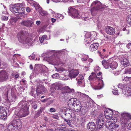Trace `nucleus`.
Masks as SVG:
<instances>
[{"instance_id": "4be33fe9", "label": "nucleus", "mask_w": 131, "mask_h": 131, "mask_svg": "<svg viewBox=\"0 0 131 131\" xmlns=\"http://www.w3.org/2000/svg\"><path fill=\"white\" fill-rule=\"evenodd\" d=\"M79 94L80 95V98H81L84 101L90 99L89 96L85 94L80 92L79 93Z\"/></svg>"}, {"instance_id": "f257e3e1", "label": "nucleus", "mask_w": 131, "mask_h": 131, "mask_svg": "<svg viewBox=\"0 0 131 131\" xmlns=\"http://www.w3.org/2000/svg\"><path fill=\"white\" fill-rule=\"evenodd\" d=\"M18 112L17 116L20 117L26 116L29 114L28 109L29 106V103L25 101H21L18 104Z\"/></svg>"}, {"instance_id": "ddd939ff", "label": "nucleus", "mask_w": 131, "mask_h": 131, "mask_svg": "<svg viewBox=\"0 0 131 131\" xmlns=\"http://www.w3.org/2000/svg\"><path fill=\"white\" fill-rule=\"evenodd\" d=\"M105 30L107 34L111 35H113L115 33V28L109 26L106 27L105 28Z\"/></svg>"}, {"instance_id": "79ce46f5", "label": "nucleus", "mask_w": 131, "mask_h": 131, "mask_svg": "<svg viewBox=\"0 0 131 131\" xmlns=\"http://www.w3.org/2000/svg\"><path fill=\"white\" fill-rule=\"evenodd\" d=\"M59 61V60L58 57H57L53 60V62H54L55 64L58 63Z\"/></svg>"}, {"instance_id": "6ab92c4d", "label": "nucleus", "mask_w": 131, "mask_h": 131, "mask_svg": "<svg viewBox=\"0 0 131 131\" xmlns=\"http://www.w3.org/2000/svg\"><path fill=\"white\" fill-rule=\"evenodd\" d=\"M81 104L80 102H77L74 106L73 108L74 111L76 112L80 111V109H81Z\"/></svg>"}, {"instance_id": "c9c22d12", "label": "nucleus", "mask_w": 131, "mask_h": 131, "mask_svg": "<svg viewBox=\"0 0 131 131\" xmlns=\"http://www.w3.org/2000/svg\"><path fill=\"white\" fill-rule=\"evenodd\" d=\"M10 21L12 25H14L16 22V17L12 18L11 19Z\"/></svg>"}, {"instance_id": "f8f14e48", "label": "nucleus", "mask_w": 131, "mask_h": 131, "mask_svg": "<svg viewBox=\"0 0 131 131\" xmlns=\"http://www.w3.org/2000/svg\"><path fill=\"white\" fill-rule=\"evenodd\" d=\"M79 74V72L78 70L73 69L69 71L68 76L71 79H72L75 78Z\"/></svg>"}, {"instance_id": "2f4dec72", "label": "nucleus", "mask_w": 131, "mask_h": 131, "mask_svg": "<svg viewBox=\"0 0 131 131\" xmlns=\"http://www.w3.org/2000/svg\"><path fill=\"white\" fill-rule=\"evenodd\" d=\"M38 12L42 16L46 14V12L43 10L42 8H40L39 10H38Z\"/></svg>"}, {"instance_id": "58836bf2", "label": "nucleus", "mask_w": 131, "mask_h": 131, "mask_svg": "<svg viewBox=\"0 0 131 131\" xmlns=\"http://www.w3.org/2000/svg\"><path fill=\"white\" fill-rule=\"evenodd\" d=\"M91 33L89 32H88L85 34V36L86 38H89L91 36Z\"/></svg>"}, {"instance_id": "bb28decb", "label": "nucleus", "mask_w": 131, "mask_h": 131, "mask_svg": "<svg viewBox=\"0 0 131 131\" xmlns=\"http://www.w3.org/2000/svg\"><path fill=\"white\" fill-rule=\"evenodd\" d=\"M97 78L96 74L92 72L89 77V80L90 81H93Z\"/></svg>"}, {"instance_id": "bf43d9fd", "label": "nucleus", "mask_w": 131, "mask_h": 131, "mask_svg": "<svg viewBox=\"0 0 131 131\" xmlns=\"http://www.w3.org/2000/svg\"><path fill=\"white\" fill-rule=\"evenodd\" d=\"M125 79L126 81H129L130 79V80H131V77H126L125 78Z\"/></svg>"}, {"instance_id": "4d7b16f0", "label": "nucleus", "mask_w": 131, "mask_h": 131, "mask_svg": "<svg viewBox=\"0 0 131 131\" xmlns=\"http://www.w3.org/2000/svg\"><path fill=\"white\" fill-rule=\"evenodd\" d=\"M26 10L27 12H30L31 10L28 7H27L26 8Z\"/></svg>"}, {"instance_id": "20e7f679", "label": "nucleus", "mask_w": 131, "mask_h": 131, "mask_svg": "<svg viewBox=\"0 0 131 131\" xmlns=\"http://www.w3.org/2000/svg\"><path fill=\"white\" fill-rule=\"evenodd\" d=\"M102 64L105 69H108L110 67L112 69H115L117 67V64L116 62L114 61L110 63L109 62L108 60L106 61L105 60H103L102 62Z\"/></svg>"}, {"instance_id": "09e8293b", "label": "nucleus", "mask_w": 131, "mask_h": 131, "mask_svg": "<svg viewBox=\"0 0 131 131\" xmlns=\"http://www.w3.org/2000/svg\"><path fill=\"white\" fill-rule=\"evenodd\" d=\"M65 115L66 116L67 118L69 120L70 119L69 118V117H71V115L69 113H68L67 114H65Z\"/></svg>"}, {"instance_id": "2eb2a0df", "label": "nucleus", "mask_w": 131, "mask_h": 131, "mask_svg": "<svg viewBox=\"0 0 131 131\" xmlns=\"http://www.w3.org/2000/svg\"><path fill=\"white\" fill-rule=\"evenodd\" d=\"M46 89L45 87L41 85H39L37 86L36 92L37 94L38 93H42L43 92L46 91Z\"/></svg>"}, {"instance_id": "9d476101", "label": "nucleus", "mask_w": 131, "mask_h": 131, "mask_svg": "<svg viewBox=\"0 0 131 131\" xmlns=\"http://www.w3.org/2000/svg\"><path fill=\"white\" fill-rule=\"evenodd\" d=\"M91 5L94 6L93 8L92 9V10H91V12H92V10H97L100 9L102 8V6L101 3L100 1H97L93 2L91 4Z\"/></svg>"}, {"instance_id": "a18cd8bd", "label": "nucleus", "mask_w": 131, "mask_h": 131, "mask_svg": "<svg viewBox=\"0 0 131 131\" xmlns=\"http://www.w3.org/2000/svg\"><path fill=\"white\" fill-rule=\"evenodd\" d=\"M83 79V75H80L79 77L76 78V79H78V80H82Z\"/></svg>"}, {"instance_id": "13d9d810", "label": "nucleus", "mask_w": 131, "mask_h": 131, "mask_svg": "<svg viewBox=\"0 0 131 131\" xmlns=\"http://www.w3.org/2000/svg\"><path fill=\"white\" fill-rule=\"evenodd\" d=\"M127 127L128 129L131 130V122L128 124Z\"/></svg>"}, {"instance_id": "de8ad7c7", "label": "nucleus", "mask_w": 131, "mask_h": 131, "mask_svg": "<svg viewBox=\"0 0 131 131\" xmlns=\"http://www.w3.org/2000/svg\"><path fill=\"white\" fill-rule=\"evenodd\" d=\"M9 91V89L7 88L6 89L5 91L4 92V94H5V95L6 96H7Z\"/></svg>"}, {"instance_id": "aec40b11", "label": "nucleus", "mask_w": 131, "mask_h": 131, "mask_svg": "<svg viewBox=\"0 0 131 131\" xmlns=\"http://www.w3.org/2000/svg\"><path fill=\"white\" fill-rule=\"evenodd\" d=\"M121 64L124 66L126 67L129 65L128 60L126 58H124L121 61Z\"/></svg>"}, {"instance_id": "72a5a7b5", "label": "nucleus", "mask_w": 131, "mask_h": 131, "mask_svg": "<svg viewBox=\"0 0 131 131\" xmlns=\"http://www.w3.org/2000/svg\"><path fill=\"white\" fill-rule=\"evenodd\" d=\"M80 112H81V114H85L86 112V110L84 109L83 107H81V109H80Z\"/></svg>"}, {"instance_id": "9b49d317", "label": "nucleus", "mask_w": 131, "mask_h": 131, "mask_svg": "<svg viewBox=\"0 0 131 131\" xmlns=\"http://www.w3.org/2000/svg\"><path fill=\"white\" fill-rule=\"evenodd\" d=\"M122 122L124 123H126L130 119V114L126 113H124L122 114Z\"/></svg>"}, {"instance_id": "a19ab883", "label": "nucleus", "mask_w": 131, "mask_h": 131, "mask_svg": "<svg viewBox=\"0 0 131 131\" xmlns=\"http://www.w3.org/2000/svg\"><path fill=\"white\" fill-rule=\"evenodd\" d=\"M59 74L58 73H56L52 75V77L54 78H56L59 76Z\"/></svg>"}, {"instance_id": "052dcab7", "label": "nucleus", "mask_w": 131, "mask_h": 131, "mask_svg": "<svg viewBox=\"0 0 131 131\" xmlns=\"http://www.w3.org/2000/svg\"><path fill=\"white\" fill-rule=\"evenodd\" d=\"M18 124H18V125H19V127L18 126V125H17V127L18 128V129H20L21 127V125L20 124V123H19V122L18 123Z\"/></svg>"}, {"instance_id": "603ef678", "label": "nucleus", "mask_w": 131, "mask_h": 131, "mask_svg": "<svg viewBox=\"0 0 131 131\" xmlns=\"http://www.w3.org/2000/svg\"><path fill=\"white\" fill-rule=\"evenodd\" d=\"M2 65H3V66L2 67L3 68H5L7 66V63L4 62H3V63Z\"/></svg>"}, {"instance_id": "c03bdc74", "label": "nucleus", "mask_w": 131, "mask_h": 131, "mask_svg": "<svg viewBox=\"0 0 131 131\" xmlns=\"http://www.w3.org/2000/svg\"><path fill=\"white\" fill-rule=\"evenodd\" d=\"M32 106V108L34 110L36 109L37 107V105L35 103H33Z\"/></svg>"}, {"instance_id": "0eeeda50", "label": "nucleus", "mask_w": 131, "mask_h": 131, "mask_svg": "<svg viewBox=\"0 0 131 131\" xmlns=\"http://www.w3.org/2000/svg\"><path fill=\"white\" fill-rule=\"evenodd\" d=\"M118 87L122 89L123 93L124 94L128 95L127 93H129L130 92L131 89L127 87L126 84H119L118 85Z\"/></svg>"}, {"instance_id": "dca6fc26", "label": "nucleus", "mask_w": 131, "mask_h": 131, "mask_svg": "<svg viewBox=\"0 0 131 131\" xmlns=\"http://www.w3.org/2000/svg\"><path fill=\"white\" fill-rule=\"evenodd\" d=\"M87 128L91 131H94L96 128L95 124L93 122H90L87 124Z\"/></svg>"}, {"instance_id": "39448f33", "label": "nucleus", "mask_w": 131, "mask_h": 131, "mask_svg": "<svg viewBox=\"0 0 131 131\" xmlns=\"http://www.w3.org/2000/svg\"><path fill=\"white\" fill-rule=\"evenodd\" d=\"M16 115L15 114L13 116L14 119L12 122L9 124L7 129L9 131H16Z\"/></svg>"}, {"instance_id": "e433bc0d", "label": "nucleus", "mask_w": 131, "mask_h": 131, "mask_svg": "<svg viewBox=\"0 0 131 131\" xmlns=\"http://www.w3.org/2000/svg\"><path fill=\"white\" fill-rule=\"evenodd\" d=\"M6 101V105L8 107H9L10 105V102L8 99L7 100H6L5 101Z\"/></svg>"}, {"instance_id": "5701e85b", "label": "nucleus", "mask_w": 131, "mask_h": 131, "mask_svg": "<svg viewBox=\"0 0 131 131\" xmlns=\"http://www.w3.org/2000/svg\"><path fill=\"white\" fill-rule=\"evenodd\" d=\"M16 86L15 85L13 87L11 91V94L13 98L15 99V101L16 100V90L15 88Z\"/></svg>"}, {"instance_id": "412c9836", "label": "nucleus", "mask_w": 131, "mask_h": 131, "mask_svg": "<svg viewBox=\"0 0 131 131\" xmlns=\"http://www.w3.org/2000/svg\"><path fill=\"white\" fill-rule=\"evenodd\" d=\"M77 102H79V101H78L76 99L72 98L69 100L68 102L69 105H72V106H73L74 104H76L77 103Z\"/></svg>"}, {"instance_id": "69168bd1", "label": "nucleus", "mask_w": 131, "mask_h": 131, "mask_svg": "<svg viewBox=\"0 0 131 131\" xmlns=\"http://www.w3.org/2000/svg\"><path fill=\"white\" fill-rule=\"evenodd\" d=\"M34 92L31 91L30 93V95L33 96L34 95Z\"/></svg>"}, {"instance_id": "e2e57ef3", "label": "nucleus", "mask_w": 131, "mask_h": 131, "mask_svg": "<svg viewBox=\"0 0 131 131\" xmlns=\"http://www.w3.org/2000/svg\"><path fill=\"white\" fill-rule=\"evenodd\" d=\"M41 23V22L40 21H37L36 22V24L37 25H39Z\"/></svg>"}, {"instance_id": "6e6552de", "label": "nucleus", "mask_w": 131, "mask_h": 131, "mask_svg": "<svg viewBox=\"0 0 131 131\" xmlns=\"http://www.w3.org/2000/svg\"><path fill=\"white\" fill-rule=\"evenodd\" d=\"M35 20V18H33L30 20L23 21H22L21 22L20 24L23 25L28 27H32Z\"/></svg>"}, {"instance_id": "473e14b6", "label": "nucleus", "mask_w": 131, "mask_h": 131, "mask_svg": "<svg viewBox=\"0 0 131 131\" xmlns=\"http://www.w3.org/2000/svg\"><path fill=\"white\" fill-rule=\"evenodd\" d=\"M6 109H8L7 108L0 106V114L6 111Z\"/></svg>"}, {"instance_id": "864d4df0", "label": "nucleus", "mask_w": 131, "mask_h": 131, "mask_svg": "<svg viewBox=\"0 0 131 131\" xmlns=\"http://www.w3.org/2000/svg\"><path fill=\"white\" fill-rule=\"evenodd\" d=\"M56 111L55 109L53 108H51L50 109V112H54Z\"/></svg>"}, {"instance_id": "37998d69", "label": "nucleus", "mask_w": 131, "mask_h": 131, "mask_svg": "<svg viewBox=\"0 0 131 131\" xmlns=\"http://www.w3.org/2000/svg\"><path fill=\"white\" fill-rule=\"evenodd\" d=\"M42 113L41 111V110L39 111L36 114V117H38L40 115V114Z\"/></svg>"}, {"instance_id": "7ed1b4c3", "label": "nucleus", "mask_w": 131, "mask_h": 131, "mask_svg": "<svg viewBox=\"0 0 131 131\" xmlns=\"http://www.w3.org/2000/svg\"><path fill=\"white\" fill-rule=\"evenodd\" d=\"M112 118L114 123H113V122L108 120L106 121L105 124L106 127L110 129H114L118 127L119 125L115 123L117 121L116 117H112Z\"/></svg>"}, {"instance_id": "3c124183", "label": "nucleus", "mask_w": 131, "mask_h": 131, "mask_svg": "<svg viewBox=\"0 0 131 131\" xmlns=\"http://www.w3.org/2000/svg\"><path fill=\"white\" fill-rule=\"evenodd\" d=\"M16 72L15 71H14L12 74V75L13 76V77H15V78H16Z\"/></svg>"}, {"instance_id": "4c0bfd02", "label": "nucleus", "mask_w": 131, "mask_h": 131, "mask_svg": "<svg viewBox=\"0 0 131 131\" xmlns=\"http://www.w3.org/2000/svg\"><path fill=\"white\" fill-rule=\"evenodd\" d=\"M113 94L115 95H117L118 94V91L116 89L113 90L112 91Z\"/></svg>"}, {"instance_id": "4468645a", "label": "nucleus", "mask_w": 131, "mask_h": 131, "mask_svg": "<svg viewBox=\"0 0 131 131\" xmlns=\"http://www.w3.org/2000/svg\"><path fill=\"white\" fill-rule=\"evenodd\" d=\"M7 78L8 75L6 72L4 71L0 72V81H5Z\"/></svg>"}, {"instance_id": "c85d7f7f", "label": "nucleus", "mask_w": 131, "mask_h": 131, "mask_svg": "<svg viewBox=\"0 0 131 131\" xmlns=\"http://www.w3.org/2000/svg\"><path fill=\"white\" fill-rule=\"evenodd\" d=\"M16 4H14V5H13L12 7H11L10 8V10L13 13H16Z\"/></svg>"}, {"instance_id": "a211bd4d", "label": "nucleus", "mask_w": 131, "mask_h": 131, "mask_svg": "<svg viewBox=\"0 0 131 131\" xmlns=\"http://www.w3.org/2000/svg\"><path fill=\"white\" fill-rule=\"evenodd\" d=\"M99 46V44L97 43L91 44L89 47V50L91 51H93L96 50Z\"/></svg>"}, {"instance_id": "8fccbe9b", "label": "nucleus", "mask_w": 131, "mask_h": 131, "mask_svg": "<svg viewBox=\"0 0 131 131\" xmlns=\"http://www.w3.org/2000/svg\"><path fill=\"white\" fill-rule=\"evenodd\" d=\"M20 83L22 85L25 84L26 83V81L23 80H21L20 81Z\"/></svg>"}, {"instance_id": "7c9ffc66", "label": "nucleus", "mask_w": 131, "mask_h": 131, "mask_svg": "<svg viewBox=\"0 0 131 131\" xmlns=\"http://www.w3.org/2000/svg\"><path fill=\"white\" fill-rule=\"evenodd\" d=\"M40 68V70L39 71L40 72L44 73L46 71L47 68L46 67L43 66L42 67L40 66L39 67Z\"/></svg>"}, {"instance_id": "774afa93", "label": "nucleus", "mask_w": 131, "mask_h": 131, "mask_svg": "<svg viewBox=\"0 0 131 131\" xmlns=\"http://www.w3.org/2000/svg\"><path fill=\"white\" fill-rule=\"evenodd\" d=\"M48 100V99H45L41 101L42 102H45L47 101Z\"/></svg>"}, {"instance_id": "680f3d73", "label": "nucleus", "mask_w": 131, "mask_h": 131, "mask_svg": "<svg viewBox=\"0 0 131 131\" xmlns=\"http://www.w3.org/2000/svg\"><path fill=\"white\" fill-rule=\"evenodd\" d=\"M39 40L40 42H41V43H42L44 40V39H43V38H42V37H39Z\"/></svg>"}, {"instance_id": "0e129e2a", "label": "nucleus", "mask_w": 131, "mask_h": 131, "mask_svg": "<svg viewBox=\"0 0 131 131\" xmlns=\"http://www.w3.org/2000/svg\"><path fill=\"white\" fill-rule=\"evenodd\" d=\"M56 21V19L53 18H51V21L52 22L54 23Z\"/></svg>"}, {"instance_id": "f3484780", "label": "nucleus", "mask_w": 131, "mask_h": 131, "mask_svg": "<svg viewBox=\"0 0 131 131\" xmlns=\"http://www.w3.org/2000/svg\"><path fill=\"white\" fill-rule=\"evenodd\" d=\"M6 111L0 114V119L5 120L7 116H8L9 115L10 113L8 109H6Z\"/></svg>"}, {"instance_id": "5fc2aeb1", "label": "nucleus", "mask_w": 131, "mask_h": 131, "mask_svg": "<svg viewBox=\"0 0 131 131\" xmlns=\"http://www.w3.org/2000/svg\"><path fill=\"white\" fill-rule=\"evenodd\" d=\"M127 47L128 49H131V43H129L127 45Z\"/></svg>"}, {"instance_id": "338daca9", "label": "nucleus", "mask_w": 131, "mask_h": 131, "mask_svg": "<svg viewBox=\"0 0 131 131\" xmlns=\"http://www.w3.org/2000/svg\"><path fill=\"white\" fill-rule=\"evenodd\" d=\"M47 37V36L46 35H44L42 37V38H43V39H44L45 40L46 39Z\"/></svg>"}, {"instance_id": "f03ea898", "label": "nucleus", "mask_w": 131, "mask_h": 131, "mask_svg": "<svg viewBox=\"0 0 131 131\" xmlns=\"http://www.w3.org/2000/svg\"><path fill=\"white\" fill-rule=\"evenodd\" d=\"M18 35V40L20 42L23 43H30V44L32 42V39L28 37V34L25 31L19 32Z\"/></svg>"}, {"instance_id": "1a4fd4ad", "label": "nucleus", "mask_w": 131, "mask_h": 131, "mask_svg": "<svg viewBox=\"0 0 131 131\" xmlns=\"http://www.w3.org/2000/svg\"><path fill=\"white\" fill-rule=\"evenodd\" d=\"M97 124V128H101L103 126L104 123V119L102 115H99L96 119Z\"/></svg>"}, {"instance_id": "6e6d98bb", "label": "nucleus", "mask_w": 131, "mask_h": 131, "mask_svg": "<svg viewBox=\"0 0 131 131\" xmlns=\"http://www.w3.org/2000/svg\"><path fill=\"white\" fill-rule=\"evenodd\" d=\"M126 71L127 73L129 74H131V69L129 68L127 69Z\"/></svg>"}, {"instance_id": "cd10ccee", "label": "nucleus", "mask_w": 131, "mask_h": 131, "mask_svg": "<svg viewBox=\"0 0 131 131\" xmlns=\"http://www.w3.org/2000/svg\"><path fill=\"white\" fill-rule=\"evenodd\" d=\"M74 90L73 89H71L68 86H67L64 89V91L67 93H70L72 92Z\"/></svg>"}, {"instance_id": "b1692460", "label": "nucleus", "mask_w": 131, "mask_h": 131, "mask_svg": "<svg viewBox=\"0 0 131 131\" xmlns=\"http://www.w3.org/2000/svg\"><path fill=\"white\" fill-rule=\"evenodd\" d=\"M30 4H32L36 9L39 10L40 8H41L39 6V4L36 2L34 1H32L30 2Z\"/></svg>"}, {"instance_id": "c756f323", "label": "nucleus", "mask_w": 131, "mask_h": 131, "mask_svg": "<svg viewBox=\"0 0 131 131\" xmlns=\"http://www.w3.org/2000/svg\"><path fill=\"white\" fill-rule=\"evenodd\" d=\"M53 2H61V1L63 2H69L73 1V0H52Z\"/></svg>"}, {"instance_id": "ea45409f", "label": "nucleus", "mask_w": 131, "mask_h": 131, "mask_svg": "<svg viewBox=\"0 0 131 131\" xmlns=\"http://www.w3.org/2000/svg\"><path fill=\"white\" fill-rule=\"evenodd\" d=\"M78 82L79 84V85L81 87H84V85H82V84H84V83H83H83L81 81L82 80H78Z\"/></svg>"}, {"instance_id": "a878e982", "label": "nucleus", "mask_w": 131, "mask_h": 131, "mask_svg": "<svg viewBox=\"0 0 131 131\" xmlns=\"http://www.w3.org/2000/svg\"><path fill=\"white\" fill-rule=\"evenodd\" d=\"M103 86L104 84L102 82L101 83H100L97 86H94L93 88L95 90H99L103 88Z\"/></svg>"}, {"instance_id": "423d86ee", "label": "nucleus", "mask_w": 131, "mask_h": 131, "mask_svg": "<svg viewBox=\"0 0 131 131\" xmlns=\"http://www.w3.org/2000/svg\"><path fill=\"white\" fill-rule=\"evenodd\" d=\"M68 12L69 15L72 18H78L80 16L78 10L74 8H70Z\"/></svg>"}, {"instance_id": "393cba45", "label": "nucleus", "mask_w": 131, "mask_h": 131, "mask_svg": "<svg viewBox=\"0 0 131 131\" xmlns=\"http://www.w3.org/2000/svg\"><path fill=\"white\" fill-rule=\"evenodd\" d=\"M23 4L22 3H17V13H21V12H19L21 10H22V9L23 8Z\"/></svg>"}, {"instance_id": "f704fd0d", "label": "nucleus", "mask_w": 131, "mask_h": 131, "mask_svg": "<svg viewBox=\"0 0 131 131\" xmlns=\"http://www.w3.org/2000/svg\"><path fill=\"white\" fill-rule=\"evenodd\" d=\"M127 21L129 24L131 25V15H129L127 17Z\"/></svg>"}, {"instance_id": "49530a36", "label": "nucleus", "mask_w": 131, "mask_h": 131, "mask_svg": "<svg viewBox=\"0 0 131 131\" xmlns=\"http://www.w3.org/2000/svg\"><path fill=\"white\" fill-rule=\"evenodd\" d=\"M2 19L3 20H7L8 19V18L7 17L3 16L1 17Z\"/></svg>"}]
</instances>
